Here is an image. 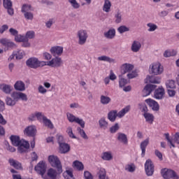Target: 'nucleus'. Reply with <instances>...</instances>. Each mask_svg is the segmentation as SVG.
Segmentation results:
<instances>
[{"label": "nucleus", "mask_w": 179, "mask_h": 179, "mask_svg": "<svg viewBox=\"0 0 179 179\" xmlns=\"http://www.w3.org/2000/svg\"><path fill=\"white\" fill-rule=\"evenodd\" d=\"M12 144L13 146L18 147V151L20 153H23V152H26L29 148H30V144L29 142L24 140H20V137L17 136H11L10 138Z\"/></svg>", "instance_id": "1"}, {"label": "nucleus", "mask_w": 179, "mask_h": 179, "mask_svg": "<svg viewBox=\"0 0 179 179\" xmlns=\"http://www.w3.org/2000/svg\"><path fill=\"white\" fill-rule=\"evenodd\" d=\"M76 37L79 45H85L89 38V34L85 29H80L77 31Z\"/></svg>", "instance_id": "2"}, {"label": "nucleus", "mask_w": 179, "mask_h": 179, "mask_svg": "<svg viewBox=\"0 0 179 179\" xmlns=\"http://www.w3.org/2000/svg\"><path fill=\"white\" fill-rule=\"evenodd\" d=\"M48 162L52 167H55L57 169L59 174L62 173V165L61 164V161H59L58 157L55 155H50L48 157Z\"/></svg>", "instance_id": "3"}, {"label": "nucleus", "mask_w": 179, "mask_h": 179, "mask_svg": "<svg viewBox=\"0 0 179 179\" xmlns=\"http://www.w3.org/2000/svg\"><path fill=\"white\" fill-rule=\"evenodd\" d=\"M27 66L29 68H40L43 66H45V61H40L36 57L29 58L26 62Z\"/></svg>", "instance_id": "4"}, {"label": "nucleus", "mask_w": 179, "mask_h": 179, "mask_svg": "<svg viewBox=\"0 0 179 179\" xmlns=\"http://www.w3.org/2000/svg\"><path fill=\"white\" fill-rule=\"evenodd\" d=\"M164 71L163 66L159 62L152 63L149 67V72L152 75H162Z\"/></svg>", "instance_id": "5"}, {"label": "nucleus", "mask_w": 179, "mask_h": 179, "mask_svg": "<svg viewBox=\"0 0 179 179\" xmlns=\"http://www.w3.org/2000/svg\"><path fill=\"white\" fill-rule=\"evenodd\" d=\"M161 175L164 179H178V175L176 171L167 168L161 170Z\"/></svg>", "instance_id": "6"}, {"label": "nucleus", "mask_w": 179, "mask_h": 179, "mask_svg": "<svg viewBox=\"0 0 179 179\" xmlns=\"http://www.w3.org/2000/svg\"><path fill=\"white\" fill-rule=\"evenodd\" d=\"M64 62L62 59L59 57H55L51 60L45 62V66H50V68H60L62 66Z\"/></svg>", "instance_id": "7"}, {"label": "nucleus", "mask_w": 179, "mask_h": 179, "mask_svg": "<svg viewBox=\"0 0 179 179\" xmlns=\"http://www.w3.org/2000/svg\"><path fill=\"white\" fill-rule=\"evenodd\" d=\"M35 171L38 174H40L42 176V178L43 179H48V177H45L44 174L45 173V170H47V165L45 164V162L41 161L36 166H35Z\"/></svg>", "instance_id": "8"}, {"label": "nucleus", "mask_w": 179, "mask_h": 179, "mask_svg": "<svg viewBox=\"0 0 179 179\" xmlns=\"http://www.w3.org/2000/svg\"><path fill=\"white\" fill-rule=\"evenodd\" d=\"M145 171L148 177H152V176H153V173H155V165H153L152 160H146L145 163Z\"/></svg>", "instance_id": "9"}, {"label": "nucleus", "mask_w": 179, "mask_h": 179, "mask_svg": "<svg viewBox=\"0 0 179 179\" xmlns=\"http://www.w3.org/2000/svg\"><path fill=\"white\" fill-rule=\"evenodd\" d=\"M10 96L17 103L19 100L27 101V95L22 92L14 91L11 93Z\"/></svg>", "instance_id": "10"}, {"label": "nucleus", "mask_w": 179, "mask_h": 179, "mask_svg": "<svg viewBox=\"0 0 179 179\" xmlns=\"http://www.w3.org/2000/svg\"><path fill=\"white\" fill-rule=\"evenodd\" d=\"M50 52L53 57H61L64 52V47L58 45L52 46L50 49Z\"/></svg>", "instance_id": "11"}, {"label": "nucleus", "mask_w": 179, "mask_h": 179, "mask_svg": "<svg viewBox=\"0 0 179 179\" xmlns=\"http://www.w3.org/2000/svg\"><path fill=\"white\" fill-rule=\"evenodd\" d=\"M164 135L168 143H169V145H171L172 148H176L174 143H178V145H179V133L178 132L175 134L173 140L170 138V134H169V133H166Z\"/></svg>", "instance_id": "12"}, {"label": "nucleus", "mask_w": 179, "mask_h": 179, "mask_svg": "<svg viewBox=\"0 0 179 179\" xmlns=\"http://www.w3.org/2000/svg\"><path fill=\"white\" fill-rule=\"evenodd\" d=\"M0 44L6 47L7 50H9V48H15L16 47V44H15V43L12 42L10 39L6 38H1Z\"/></svg>", "instance_id": "13"}, {"label": "nucleus", "mask_w": 179, "mask_h": 179, "mask_svg": "<svg viewBox=\"0 0 179 179\" xmlns=\"http://www.w3.org/2000/svg\"><path fill=\"white\" fill-rule=\"evenodd\" d=\"M164 88L162 86L159 87L157 90H155L154 92V97L157 100H162L163 97H164L165 94Z\"/></svg>", "instance_id": "14"}, {"label": "nucleus", "mask_w": 179, "mask_h": 179, "mask_svg": "<svg viewBox=\"0 0 179 179\" xmlns=\"http://www.w3.org/2000/svg\"><path fill=\"white\" fill-rule=\"evenodd\" d=\"M156 87H157L153 84L147 85L143 90V96L144 97L149 96L150 94V93H152V92H153V90H155L156 89Z\"/></svg>", "instance_id": "15"}, {"label": "nucleus", "mask_w": 179, "mask_h": 179, "mask_svg": "<svg viewBox=\"0 0 179 179\" xmlns=\"http://www.w3.org/2000/svg\"><path fill=\"white\" fill-rule=\"evenodd\" d=\"M134 69V65L129 63H124L120 66V71L122 75H125V73H128L131 72Z\"/></svg>", "instance_id": "16"}, {"label": "nucleus", "mask_w": 179, "mask_h": 179, "mask_svg": "<svg viewBox=\"0 0 179 179\" xmlns=\"http://www.w3.org/2000/svg\"><path fill=\"white\" fill-rule=\"evenodd\" d=\"M145 103H147V104H148V106L150 107H151L152 110H153V111H159V103H157V101L152 99H148L145 100Z\"/></svg>", "instance_id": "17"}, {"label": "nucleus", "mask_w": 179, "mask_h": 179, "mask_svg": "<svg viewBox=\"0 0 179 179\" xmlns=\"http://www.w3.org/2000/svg\"><path fill=\"white\" fill-rule=\"evenodd\" d=\"M3 6L7 9L8 15L12 16L14 13L13 8H12V1L10 0H3Z\"/></svg>", "instance_id": "18"}, {"label": "nucleus", "mask_w": 179, "mask_h": 179, "mask_svg": "<svg viewBox=\"0 0 179 179\" xmlns=\"http://www.w3.org/2000/svg\"><path fill=\"white\" fill-rule=\"evenodd\" d=\"M14 89L17 92H24L26 90V85L22 80H17L14 84Z\"/></svg>", "instance_id": "19"}, {"label": "nucleus", "mask_w": 179, "mask_h": 179, "mask_svg": "<svg viewBox=\"0 0 179 179\" xmlns=\"http://www.w3.org/2000/svg\"><path fill=\"white\" fill-rule=\"evenodd\" d=\"M142 48V43L139 41H134L131 43V50L132 52H139Z\"/></svg>", "instance_id": "20"}, {"label": "nucleus", "mask_w": 179, "mask_h": 179, "mask_svg": "<svg viewBox=\"0 0 179 179\" xmlns=\"http://www.w3.org/2000/svg\"><path fill=\"white\" fill-rule=\"evenodd\" d=\"M149 138H147L144 141H143L140 144V149L141 150V157H145V155L146 153V148H148V145H149Z\"/></svg>", "instance_id": "21"}, {"label": "nucleus", "mask_w": 179, "mask_h": 179, "mask_svg": "<svg viewBox=\"0 0 179 179\" xmlns=\"http://www.w3.org/2000/svg\"><path fill=\"white\" fill-rule=\"evenodd\" d=\"M71 150V146L68 143H62L59 144V153L65 155Z\"/></svg>", "instance_id": "22"}, {"label": "nucleus", "mask_w": 179, "mask_h": 179, "mask_svg": "<svg viewBox=\"0 0 179 179\" xmlns=\"http://www.w3.org/2000/svg\"><path fill=\"white\" fill-rule=\"evenodd\" d=\"M36 131V127L29 126L24 130V134L27 136H35Z\"/></svg>", "instance_id": "23"}, {"label": "nucleus", "mask_w": 179, "mask_h": 179, "mask_svg": "<svg viewBox=\"0 0 179 179\" xmlns=\"http://www.w3.org/2000/svg\"><path fill=\"white\" fill-rule=\"evenodd\" d=\"M0 90H2L6 94H10L13 90V87L8 84H1L0 85Z\"/></svg>", "instance_id": "24"}, {"label": "nucleus", "mask_w": 179, "mask_h": 179, "mask_svg": "<svg viewBox=\"0 0 179 179\" xmlns=\"http://www.w3.org/2000/svg\"><path fill=\"white\" fill-rule=\"evenodd\" d=\"M117 139L118 142H120V143H123V145H128V136L127 134L119 132L117 133Z\"/></svg>", "instance_id": "25"}, {"label": "nucleus", "mask_w": 179, "mask_h": 179, "mask_svg": "<svg viewBox=\"0 0 179 179\" xmlns=\"http://www.w3.org/2000/svg\"><path fill=\"white\" fill-rule=\"evenodd\" d=\"M115 29L111 27L107 31L104 32L103 36L104 37H106V38H108V40H113V38L115 37Z\"/></svg>", "instance_id": "26"}, {"label": "nucleus", "mask_w": 179, "mask_h": 179, "mask_svg": "<svg viewBox=\"0 0 179 179\" xmlns=\"http://www.w3.org/2000/svg\"><path fill=\"white\" fill-rule=\"evenodd\" d=\"M47 176H45L47 177L48 179H57V177H58V172H57V170L50 168L48 170Z\"/></svg>", "instance_id": "27"}, {"label": "nucleus", "mask_w": 179, "mask_h": 179, "mask_svg": "<svg viewBox=\"0 0 179 179\" xmlns=\"http://www.w3.org/2000/svg\"><path fill=\"white\" fill-rule=\"evenodd\" d=\"M98 179H110L107 176V171L103 168H100L96 173Z\"/></svg>", "instance_id": "28"}, {"label": "nucleus", "mask_w": 179, "mask_h": 179, "mask_svg": "<svg viewBox=\"0 0 179 179\" xmlns=\"http://www.w3.org/2000/svg\"><path fill=\"white\" fill-rule=\"evenodd\" d=\"M117 117H118L117 110H110L108 113V120H109L110 122H114L115 120H117Z\"/></svg>", "instance_id": "29"}, {"label": "nucleus", "mask_w": 179, "mask_h": 179, "mask_svg": "<svg viewBox=\"0 0 179 179\" xmlns=\"http://www.w3.org/2000/svg\"><path fill=\"white\" fill-rule=\"evenodd\" d=\"M8 163H10V166H12L14 169H16L17 170H22V164L18 161L10 159L8 160Z\"/></svg>", "instance_id": "30"}, {"label": "nucleus", "mask_w": 179, "mask_h": 179, "mask_svg": "<svg viewBox=\"0 0 179 179\" xmlns=\"http://www.w3.org/2000/svg\"><path fill=\"white\" fill-rule=\"evenodd\" d=\"M143 117L146 122H148V124H153V121H155V116L153 114L150 113H144Z\"/></svg>", "instance_id": "31"}, {"label": "nucleus", "mask_w": 179, "mask_h": 179, "mask_svg": "<svg viewBox=\"0 0 179 179\" xmlns=\"http://www.w3.org/2000/svg\"><path fill=\"white\" fill-rule=\"evenodd\" d=\"M101 159L105 160L106 162H110V160H113V153L110 151L104 152L101 155Z\"/></svg>", "instance_id": "32"}, {"label": "nucleus", "mask_w": 179, "mask_h": 179, "mask_svg": "<svg viewBox=\"0 0 179 179\" xmlns=\"http://www.w3.org/2000/svg\"><path fill=\"white\" fill-rule=\"evenodd\" d=\"M98 61H103L104 62H109V64H115V60L106 55H102L98 57Z\"/></svg>", "instance_id": "33"}, {"label": "nucleus", "mask_w": 179, "mask_h": 179, "mask_svg": "<svg viewBox=\"0 0 179 179\" xmlns=\"http://www.w3.org/2000/svg\"><path fill=\"white\" fill-rule=\"evenodd\" d=\"M122 13L118 10L115 13V23H116V24H120V23H122Z\"/></svg>", "instance_id": "34"}, {"label": "nucleus", "mask_w": 179, "mask_h": 179, "mask_svg": "<svg viewBox=\"0 0 179 179\" xmlns=\"http://www.w3.org/2000/svg\"><path fill=\"white\" fill-rule=\"evenodd\" d=\"M130 110H131V106H127L123 109H122L120 111L117 112L118 118H122V117H124L125 114H127V113H129Z\"/></svg>", "instance_id": "35"}, {"label": "nucleus", "mask_w": 179, "mask_h": 179, "mask_svg": "<svg viewBox=\"0 0 179 179\" xmlns=\"http://www.w3.org/2000/svg\"><path fill=\"white\" fill-rule=\"evenodd\" d=\"M103 10L108 13L111 10V1L110 0H105L103 6Z\"/></svg>", "instance_id": "36"}, {"label": "nucleus", "mask_w": 179, "mask_h": 179, "mask_svg": "<svg viewBox=\"0 0 179 179\" xmlns=\"http://www.w3.org/2000/svg\"><path fill=\"white\" fill-rule=\"evenodd\" d=\"M73 167L78 171H82L85 169L83 164L79 161H74L73 162Z\"/></svg>", "instance_id": "37"}, {"label": "nucleus", "mask_w": 179, "mask_h": 179, "mask_svg": "<svg viewBox=\"0 0 179 179\" xmlns=\"http://www.w3.org/2000/svg\"><path fill=\"white\" fill-rule=\"evenodd\" d=\"M99 127L101 129H107L108 128V122L106 120V118L101 117L99 120Z\"/></svg>", "instance_id": "38"}, {"label": "nucleus", "mask_w": 179, "mask_h": 179, "mask_svg": "<svg viewBox=\"0 0 179 179\" xmlns=\"http://www.w3.org/2000/svg\"><path fill=\"white\" fill-rule=\"evenodd\" d=\"M42 121L44 125L48 128H50V129H54V124H52V122H51L50 119L47 118V117L45 116Z\"/></svg>", "instance_id": "39"}, {"label": "nucleus", "mask_w": 179, "mask_h": 179, "mask_svg": "<svg viewBox=\"0 0 179 179\" xmlns=\"http://www.w3.org/2000/svg\"><path fill=\"white\" fill-rule=\"evenodd\" d=\"M100 101L101 104H103L104 106H107V104H109V103H111V98H110V96L101 95L100 97Z\"/></svg>", "instance_id": "40"}, {"label": "nucleus", "mask_w": 179, "mask_h": 179, "mask_svg": "<svg viewBox=\"0 0 179 179\" xmlns=\"http://www.w3.org/2000/svg\"><path fill=\"white\" fill-rule=\"evenodd\" d=\"M147 80L150 83H154L155 85H159L161 82L159 77L148 76Z\"/></svg>", "instance_id": "41"}, {"label": "nucleus", "mask_w": 179, "mask_h": 179, "mask_svg": "<svg viewBox=\"0 0 179 179\" xmlns=\"http://www.w3.org/2000/svg\"><path fill=\"white\" fill-rule=\"evenodd\" d=\"M27 40V38L22 34H17L15 37V41H16V43H23V41H26Z\"/></svg>", "instance_id": "42"}, {"label": "nucleus", "mask_w": 179, "mask_h": 179, "mask_svg": "<svg viewBox=\"0 0 179 179\" xmlns=\"http://www.w3.org/2000/svg\"><path fill=\"white\" fill-rule=\"evenodd\" d=\"M128 84V80L124 78L122 75L119 76V86L120 87H124L125 85Z\"/></svg>", "instance_id": "43"}, {"label": "nucleus", "mask_w": 179, "mask_h": 179, "mask_svg": "<svg viewBox=\"0 0 179 179\" xmlns=\"http://www.w3.org/2000/svg\"><path fill=\"white\" fill-rule=\"evenodd\" d=\"M167 89H176V82L173 80H169L166 83Z\"/></svg>", "instance_id": "44"}, {"label": "nucleus", "mask_w": 179, "mask_h": 179, "mask_svg": "<svg viewBox=\"0 0 179 179\" xmlns=\"http://www.w3.org/2000/svg\"><path fill=\"white\" fill-rule=\"evenodd\" d=\"M30 10H33V8L30 4H24L22 7L21 11L22 13H26L27 12H30Z\"/></svg>", "instance_id": "45"}, {"label": "nucleus", "mask_w": 179, "mask_h": 179, "mask_svg": "<svg viewBox=\"0 0 179 179\" xmlns=\"http://www.w3.org/2000/svg\"><path fill=\"white\" fill-rule=\"evenodd\" d=\"M6 103L7 106H10V107H13V106L16 105V101L11 97L8 96L6 99Z\"/></svg>", "instance_id": "46"}, {"label": "nucleus", "mask_w": 179, "mask_h": 179, "mask_svg": "<svg viewBox=\"0 0 179 179\" xmlns=\"http://www.w3.org/2000/svg\"><path fill=\"white\" fill-rule=\"evenodd\" d=\"M148 31L152 32L155 31V30H157V26L155 24H153L152 22H149L147 24Z\"/></svg>", "instance_id": "47"}, {"label": "nucleus", "mask_w": 179, "mask_h": 179, "mask_svg": "<svg viewBox=\"0 0 179 179\" xmlns=\"http://www.w3.org/2000/svg\"><path fill=\"white\" fill-rule=\"evenodd\" d=\"M69 2L73 9H79L80 8V4L76 0H69Z\"/></svg>", "instance_id": "48"}, {"label": "nucleus", "mask_w": 179, "mask_h": 179, "mask_svg": "<svg viewBox=\"0 0 179 179\" xmlns=\"http://www.w3.org/2000/svg\"><path fill=\"white\" fill-rule=\"evenodd\" d=\"M66 117L69 122H76V120H78V117L69 113H66Z\"/></svg>", "instance_id": "49"}, {"label": "nucleus", "mask_w": 179, "mask_h": 179, "mask_svg": "<svg viewBox=\"0 0 179 179\" xmlns=\"http://www.w3.org/2000/svg\"><path fill=\"white\" fill-rule=\"evenodd\" d=\"M129 30V28H128L127 26L122 25L117 28V31L120 33V34H122V33H125Z\"/></svg>", "instance_id": "50"}, {"label": "nucleus", "mask_w": 179, "mask_h": 179, "mask_svg": "<svg viewBox=\"0 0 179 179\" xmlns=\"http://www.w3.org/2000/svg\"><path fill=\"white\" fill-rule=\"evenodd\" d=\"M54 23H55L54 18H50L48 21L45 22V24L47 29H51Z\"/></svg>", "instance_id": "51"}, {"label": "nucleus", "mask_w": 179, "mask_h": 179, "mask_svg": "<svg viewBox=\"0 0 179 179\" xmlns=\"http://www.w3.org/2000/svg\"><path fill=\"white\" fill-rule=\"evenodd\" d=\"M120 129V124L118 123L115 124L110 128V134H115Z\"/></svg>", "instance_id": "52"}, {"label": "nucleus", "mask_w": 179, "mask_h": 179, "mask_svg": "<svg viewBox=\"0 0 179 179\" xmlns=\"http://www.w3.org/2000/svg\"><path fill=\"white\" fill-rule=\"evenodd\" d=\"M24 55V51L20 50L15 52V58L16 59H22Z\"/></svg>", "instance_id": "53"}, {"label": "nucleus", "mask_w": 179, "mask_h": 179, "mask_svg": "<svg viewBox=\"0 0 179 179\" xmlns=\"http://www.w3.org/2000/svg\"><path fill=\"white\" fill-rule=\"evenodd\" d=\"M77 130L79 132L80 136L83 138V139H89V137H87V135L86 134L83 129H81L80 127H78Z\"/></svg>", "instance_id": "54"}, {"label": "nucleus", "mask_w": 179, "mask_h": 179, "mask_svg": "<svg viewBox=\"0 0 179 179\" xmlns=\"http://www.w3.org/2000/svg\"><path fill=\"white\" fill-rule=\"evenodd\" d=\"M38 92L40 93V94H46L48 90L45 89V87H44V86L41 85L38 87Z\"/></svg>", "instance_id": "55"}, {"label": "nucleus", "mask_w": 179, "mask_h": 179, "mask_svg": "<svg viewBox=\"0 0 179 179\" xmlns=\"http://www.w3.org/2000/svg\"><path fill=\"white\" fill-rule=\"evenodd\" d=\"M66 133L70 138H72L73 139H76V136H75V134H73V131H72V127H68L66 129Z\"/></svg>", "instance_id": "56"}, {"label": "nucleus", "mask_w": 179, "mask_h": 179, "mask_svg": "<svg viewBox=\"0 0 179 179\" xmlns=\"http://www.w3.org/2000/svg\"><path fill=\"white\" fill-rule=\"evenodd\" d=\"M136 76H138L136 71H130L127 74L128 79H134V78H136Z\"/></svg>", "instance_id": "57"}, {"label": "nucleus", "mask_w": 179, "mask_h": 179, "mask_svg": "<svg viewBox=\"0 0 179 179\" xmlns=\"http://www.w3.org/2000/svg\"><path fill=\"white\" fill-rule=\"evenodd\" d=\"M24 16L27 20H33L34 15L31 12L24 13Z\"/></svg>", "instance_id": "58"}, {"label": "nucleus", "mask_w": 179, "mask_h": 179, "mask_svg": "<svg viewBox=\"0 0 179 179\" xmlns=\"http://www.w3.org/2000/svg\"><path fill=\"white\" fill-rule=\"evenodd\" d=\"M43 57L46 61H51V59L52 58V55L47 52L43 53Z\"/></svg>", "instance_id": "59"}, {"label": "nucleus", "mask_w": 179, "mask_h": 179, "mask_svg": "<svg viewBox=\"0 0 179 179\" xmlns=\"http://www.w3.org/2000/svg\"><path fill=\"white\" fill-rule=\"evenodd\" d=\"M64 177H73V173L72 172V169H67L64 173Z\"/></svg>", "instance_id": "60"}, {"label": "nucleus", "mask_w": 179, "mask_h": 179, "mask_svg": "<svg viewBox=\"0 0 179 179\" xmlns=\"http://www.w3.org/2000/svg\"><path fill=\"white\" fill-rule=\"evenodd\" d=\"M135 165L133 164H129L126 166V170L129 173H134V171H135Z\"/></svg>", "instance_id": "61"}, {"label": "nucleus", "mask_w": 179, "mask_h": 179, "mask_svg": "<svg viewBox=\"0 0 179 179\" xmlns=\"http://www.w3.org/2000/svg\"><path fill=\"white\" fill-rule=\"evenodd\" d=\"M25 37L27 38V40L34 38V31H29L27 32Z\"/></svg>", "instance_id": "62"}, {"label": "nucleus", "mask_w": 179, "mask_h": 179, "mask_svg": "<svg viewBox=\"0 0 179 179\" xmlns=\"http://www.w3.org/2000/svg\"><path fill=\"white\" fill-rule=\"evenodd\" d=\"M76 124H78L81 127V128H85V122L83 120V119H80L78 117L76 120Z\"/></svg>", "instance_id": "63"}, {"label": "nucleus", "mask_w": 179, "mask_h": 179, "mask_svg": "<svg viewBox=\"0 0 179 179\" xmlns=\"http://www.w3.org/2000/svg\"><path fill=\"white\" fill-rule=\"evenodd\" d=\"M84 177L85 179H93V176L87 171L84 172Z\"/></svg>", "instance_id": "64"}]
</instances>
